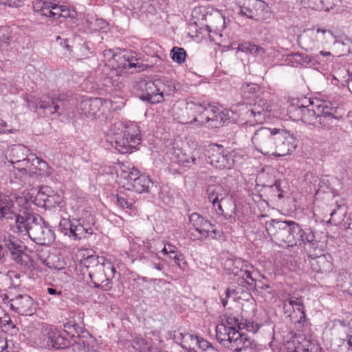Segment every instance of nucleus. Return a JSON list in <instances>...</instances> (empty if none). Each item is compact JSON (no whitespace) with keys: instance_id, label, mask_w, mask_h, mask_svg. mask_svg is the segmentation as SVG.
<instances>
[{"instance_id":"nucleus-1","label":"nucleus","mask_w":352,"mask_h":352,"mask_svg":"<svg viewBox=\"0 0 352 352\" xmlns=\"http://www.w3.org/2000/svg\"><path fill=\"white\" fill-rule=\"evenodd\" d=\"M10 230L14 233L28 236L35 243L50 246L56 239L52 227L41 216L23 212L16 219V223L10 224Z\"/></svg>"},{"instance_id":"nucleus-2","label":"nucleus","mask_w":352,"mask_h":352,"mask_svg":"<svg viewBox=\"0 0 352 352\" xmlns=\"http://www.w3.org/2000/svg\"><path fill=\"white\" fill-rule=\"evenodd\" d=\"M265 230L282 247L301 246L305 249L308 236L294 221L272 219L265 223Z\"/></svg>"},{"instance_id":"nucleus-3","label":"nucleus","mask_w":352,"mask_h":352,"mask_svg":"<svg viewBox=\"0 0 352 352\" xmlns=\"http://www.w3.org/2000/svg\"><path fill=\"white\" fill-rule=\"evenodd\" d=\"M22 170H12L11 182H19L23 186H31L34 181H41L51 174V168L43 160L30 154L28 161L22 163Z\"/></svg>"},{"instance_id":"nucleus-4","label":"nucleus","mask_w":352,"mask_h":352,"mask_svg":"<svg viewBox=\"0 0 352 352\" xmlns=\"http://www.w3.org/2000/svg\"><path fill=\"white\" fill-rule=\"evenodd\" d=\"M111 144L120 153H131L141 142V135L135 124L126 126L116 122L111 128Z\"/></svg>"},{"instance_id":"nucleus-5","label":"nucleus","mask_w":352,"mask_h":352,"mask_svg":"<svg viewBox=\"0 0 352 352\" xmlns=\"http://www.w3.org/2000/svg\"><path fill=\"white\" fill-rule=\"evenodd\" d=\"M190 109L196 115L190 124L197 122L198 126H207L210 128H219L228 119V111L221 110L210 103L192 102Z\"/></svg>"},{"instance_id":"nucleus-6","label":"nucleus","mask_w":352,"mask_h":352,"mask_svg":"<svg viewBox=\"0 0 352 352\" xmlns=\"http://www.w3.org/2000/svg\"><path fill=\"white\" fill-rule=\"evenodd\" d=\"M164 86L160 79L146 80L140 78L135 81L133 89L141 100L155 104L164 101Z\"/></svg>"},{"instance_id":"nucleus-7","label":"nucleus","mask_w":352,"mask_h":352,"mask_svg":"<svg viewBox=\"0 0 352 352\" xmlns=\"http://www.w3.org/2000/svg\"><path fill=\"white\" fill-rule=\"evenodd\" d=\"M209 201L216 208L218 214L226 219L231 218L235 214L236 206L231 198L226 197V192L221 185H210L206 189Z\"/></svg>"},{"instance_id":"nucleus-8","label":"nucleus","mask_w":352,"mask_h":352,"mask_svg":"<svg viewBox=\"0 0 352 352\" xmlns=\"http://www.w3.org/2000/svg\"><path fill=\"white\" fill-rule=\"evenodd\" d=\"M0 241L3 243L6 255L10 253L12 259L18 265L27 266L30 261V256L25 252L26 247L21 240L10 233L0 234Z\"/></svg>"},{"instance_id":"nucleus-9","label":"nucleus","mask_w":352,"mask_h":352,"mask_svg":"<svg viewBox=\"0 0 352 352\" xmlns=\"http://www.w3.org/2000/svg\"><path fill=\"white\" fill-rule=\"evenodd\" d=\"M0 241L3 243L6 255L10 253L12 259L18 265L27 266L30 261V256L25 252L26 247L21 240L10 233L0 234Z\"/></svg>"},{"instance_id":"nucleus-10","label":"nucleus","mask_w":352,"mask_h":352,"mask_svg":"<svg viewBox=\"0 0 352 352\" xmlns=\"http://www.w3.org/2000/svg\"><path fill=\"white\" fill-rule=\"evenodd\" d=\"M117 273V270L111 262L107 260L97 268L89 270V277L94 284V287L101 289L103 291H109L113 287V279Z\"/></svg>"},{"instance_id":"nucleus-11","label":"nucleus","mask_w":352,"mask_h":352,"mask_svg":"<svg viewBox=\"0 0 352 352\" xmlns=\"http://www.w3.org/2000/svg\"><path fill=\"white\" fill-rule=\"evenodd\" d=\"M58 229L65 235L76 241L89 238L94 234L93 226L83 219H63L59 223Z\"/></svg>"},{"instance_id":"nucleus-12","label":"nucleus","mask_w":352,"mask_h":352,"mask_svg":"<svg viewBox=\"0 0 352 352\" xmlns=\"http://www.w3.org/2000/svg\"><path fill=\"white\" fill-rule=\"evenodd\" d=\"M278 129H270L261 126L255 130L252 138V142L255 148L265 155H272L275 146L274 136Z\"/></svg>"},{"instance_id":"nucleus-13","label":"nucleus","mask_w":352,"mask_h":352,"mask_svg":"<svg viewBox=\"0 0 352 352\" xmlns=\"http://www.w3.org/2000/svg\"><path fill=\"white\" fill-rule=\"evenodd\" d=\"M39 340L43 347L55 349L67 348L71 342L57 328L49 324L42 327Z\"/></svg>"},{"instance_id":"nucleus-14","label":"nucleus","mask_w":352,"mask_h":352,"mask_svg":"<svg viewBox=\"0 0 352 352\" xmlns=\"http://www.w3.org/2000/svg\"><path fill=\"white\" fill-rule=\"evenodd\" d=\"M65 329V333L71 338L69 339L71 341L69 346L72 348L74 352H96L91 349L87 340L91 339L90 335L86 333V335L80 336L82 330L78 324L67 323Z\"/></svg>"},{"instance_id":"nucleus-15","label":"nucleus","mask_w":352,"mask_h":352,"mask_svg":"<svg viewBox=\"0 0 352 352\" xmlns=\"http://www.w3.org/2000/svg\"><path fill=\"white\" fill-rule=\"evenodd\" d=\"M275 146L272 155L276 157H282L289 155L297 146L296 139L289 131L278 129L274 136Z\"/></svg>"},{"instance_id":"nucleus-16","label":"nucleus","mask_w":352,"mask_h":352,"mask_svg":"<svg viewBox=\"0 0 352 352\" xmlns=\"http://www.w3.org/2000/svg\"><path fill=\"white\" fill-rule=\"evenodd\" d=\"M208 162L217 168H230L234 160L228 151H225L223 146L213 144L207 149Z\"/></svg>"},{"instance_id":"nucleus-17","label":"nucleus","mask_w":352,"mask_h":352,"mask_svg":"<svg viewBox=\"0 0 352 352\" xmlns=\"http://www.w3.org/2000/svg\"><path fill=\"white\" fill-rule=\"evenodd\" d=\"M188 219V233L192 240L204 241L208 237V228L212 227L210 222L197 212L192 213Z\"/></svg>"},{"instance_id":"nucleus-18","label":"nucleus","mask_w":352,"mask_h":352,"mask_svg":"<svg viewBox=\"0 0 352 352\" xmlns=\"http://www.w3.org/2000/svg\"><path fill=\"white\" fill-rule=\"evenodd\" d=\"M111 101L102 98H87L79 104V109L81 113L87 118H99L104 113V106L107 107Z\"/></svg>"},{"instance_id":"nucleus-19","label":"nucleus","mask_w":352,"mask_h":352,"mask_svg":"<svg viewBox=\"0 0 352 352\" xmlns=\"http://www.w3.org/2000/svg\"><path fill=\"white\" fill-rule=\"evenodd\" d=\"M330 265L323 254L322 245L319 247L318 242L309 240V266L311 270L317 273L327 272Z\"/></svg>"},{"instance_id":"nucleus-20","label":"nucleus","mask_w":352,"mask_h":352,"mask_svg":"<svg viewBox=\"0 0 352 352\" xmlns=\"http://www.w3.org/2000/svg\"><path fill=\"white\" fill-rule=\"evenodd\" d=\"M328 109L329 107L323 101L309 98V125L315 127L325 126L324 120L328 117H333V114Z\"/></svg>"},{"instance_id":"nucleus-21","label":"nucleus","mask_w":352,"mask_h":352,"mask_svg":"<svg viewBox=\"0 0 352 352\" xmlns=\"http://www.w3.org/2000/svg\"><path fill=\"white\" fill-rule=\"evenodd\" d=\"M10 308L19 314L32 316L36 310L33 298L28 294H19L10 300Z\"/></svg>"},{"instance_id":"nucleus-22","label":"nucleus","mask_w":352,"mask_h":352,"mask_svg":"<svg viewBox=\"0 0 352 352\" xmlns=\"http://www.w3.org/2000/svg\"><path fill=\"white\" fill-rule=\"evenodd\" d=\"M223 345L234 352H246L252 348V340L247 334L235 329L229 341Z\"/></svg>"},{"instance_id":"nucleus-23","label":"nucleus","mask_w":352,"mask_h":352,"mask_svg":"<svg viewBox=\"0 0 352 352\" xmlns=\"http://www.w3.org/2000/svg\"><path fill=\"white\" fill-rule=\"evenodd\" d=\"M29 149L23 144H14L11 146L8 150L10 160L8 161L13 165V170H22V163L28 161L30 154Z\"/></svg>"},{"instance_id":"nucleus-24","label":"nucleus","mask_w":352,"mask_h":352,"mask_svg":"<svg viewBox=\"0 0 352 352\" xmlns=\"http://www.w3.org/2000/svg\"><path fill=\"white\" fill-rule=\"evenodd\" d=\"M14 204L10 195L3 193L0 196V219L6 220L10 224L16 223V219L21 217V214H16L14 211Z\"/></svg>"},{"instance_id":"nucleus-25","label":"nucleus","mask_w":352,"mask_h":352,"mask_svg":"<svg viewBox=\"0 0 352 352\" xmlns=\"http://www.w3.org/2000/svg\"><path fill=\"white\" fill-rule=\"evenodd\" d=\"M64 100V96L53 98L44 96L39 98V108L42 109H49L51 114L58 113L60 115L62 113L60 110L65 109Z\"/></svg>"},{"instance_id":"nucleus-26","label":"nucleus","mask_w":352,"mask_h":352,"mask_svg":"<svg viewBox=\"0 0 352 352\" xmlns=\"http://www.w3.org/2000/svg\"><path fill=\"white\" fill-rule=\"evenodd\" d=\"M268 107L266 102L259 100L258 103H254L251 108L248 110L246 114L248 118L254 117V121L257 124H261L270 116Z\"/></svg>"},{"instance_id":"nucleus-27","label":"nucleus","mask_w":352,"mask_h":352,"mask_svg":"<svg viewBox=\"0 0 352 352\" xmlns=\"http://www.w3.org/2000/svg\"><path fill=\"white\" fill-rule=\"evenodd\" d=\"M224 267L229 274L241 276L244 267L253 268V265L248 261L236 257L227 259L225 261Z\"/></svg>"},{"instance_id":"nucleus-28","label":"nucleus","mask_w":352,"mask_h":352,"mask_svg":"<svg viewBox=\"0 0 352 352\" xmlns=\"http://www.w3.org/2000/svg\"><path fill=\"white\" fill-rule=\"evenodd\" d=\"M308 106L305 105L300 99L294 98L287 107V114L293 120H302L308 111Z\"/></svg>"},{"instance_id":"nucleus-29","label":"nucleus","mask_w":352,"mask_h":352,"mask_svg":"<svg viewBox=\"0 0 352 352\" xmlns=\"http://www.w3.org/2000/svg\"><path fill=\"white\" fill-rule=\"evenodd\" d=\"M134 179L135 181L129 185L138 193L148 192L149 188L153 186V182L149 176L144 174Z\"/></svg>"},{"instance_id":"nucleus-30","label":"nucleus","mask_w":352,"mask_h":352,"mask_svg":"<svg viewBox=\"0 0 352 352\" xmlns=\"http://www.w3.org/2000/svg\"><path fill=\"white\" fill-rule=\"evenodd\" d=\"M312 42L316 43L318 45H324L331 41L334 37V34L331 30L326 29L318 28L316 31L314 29H311Z\"/></svg>"},{"instance_id":"nucleus-31","label":"nucleus","mask_w":352,"mask_h":352,"mask_svg":"<svg viewBox=\"0 0 352 352\" xmlns=\"http://www.w3.org/2000/svg\"><path fill=\"white\" fill-rule=\"evenodd\" d=\"M333 45L339 49L342 54H348L352 52V39L346 35H334Z\"/></svg>"},{"instance_id":"nucleus-32","label":"nucleus","mask_w":352,"mask_h":352,"mask_svg":"<svg viewBox=\"0 0 352 352\" xmlns=\"http://www.w3.org/2000/svg\"><path fill=\"white\" fill-rule=\"evenodd\" d=\"M235 329L230 327H227L224 323L219 324L216 327V337L217 339L223 344L229 341L231 333L234 332Z\"/></svg>"},{"instance_id":"nucleus-33","label":"nucleus","mask_w":352,"mask_h":352,"mask_svg":"<svg viewBox=\"0 0 352 352\" xmlns=\"http://www.w3.org/2000/svg\"><path fill=\"white\" fill-rule=\"evenodd\" d=\"M352 283V274L342 270L339 272L337 278V285L341 288V289L349 293Z\"/></svg>"},{"instance_id":"nucleus-34","label":"nucleus","mask_w":352,"mask_h":352,"mask_svg":"<svg viewBox=\"0 0 352 352\" xmlns=\"http://www.w3.org/2000/svg\"><path fill=\"white\" fill-rule=\"evenodd\" d=\"M106 261L107 259L103 256L90 255L81 260V265L87 268V273L89 274V270L97 268L99 265H101L102 263Z\"/></svg>"},{"instance_id":"nucleus-35","label":"nucleus","mask_w":352,"mask_h":352,"mask_svg":"<svg viewBox=\"0 0 352 352\" xmlns=\"http://www.w3.org/2000/svg\"><path fill=\"white\" fill-rule=\"evenodd\" d=\"M238 50L243 52L250 53L254 56H262L264 54H265V48L251 43L250 42H245L239 44Z\"/></svg>"},{"instance_id":"nucleus-36","label":"nucleus","mask_w":352,"mask_h":352,"mask_svg":"<svg viewBox=\"0 0 352 352\" xmlns=\"http://www.w3.org/2000/svg\"><path fill=\"white\" fill-rule=\"evenodd\" d=\"M146 258L148 260V265L151 268L155 269L159 272H162L163 274H164L163 272L164 268L163 262H166V261L160 258L157 253L150 252L149 254L146 256Z\"/></svg>"},{"instance_id":"nucleus-37","label":"nucleus","mask_w":352,"mask_h":352,"mask_svg":"<svg viewBox=\"0 0 352 352\" xmlns=\"http://www.w3.org/2000/svg\"><path fill=\"white\" fill-rule=\"evenodd\" d=\"M123 58L125 60L124 63V67L125 69H135L136 72H142L146 68L145 65L139 63L138 60L132 55L125 54Z\"/></svg>"},{"instance_id":"nucleus-38","label":"nucleus","mask_w":352,"mask_h":352,"mask_svg":"<svg viewBox=\"0 0 352 352\" xmlns=\"http://www.w3.org/2000/svg\"><path fill=\"white\" fill-rule=\"evenodd\" d=\"M288 60L294 67L306 68L308 65L307 56L300 53H294L289 55Z\"/></svg>"},{"instance_id":"nucleus-39","label":"nucleus","mask_w":352,"mask_h":352,"mask_svg":"<svg viewBox=\"0 0 352 352\" xmlns=\"http://www.w3.org/2000/svg\"><path fill=\"white\" fill-rule=\"evenodd\" d=\"M86 23L88 24L87 27L91 31H98L104 29L107 23L102 19H98L91 16L90 19H86Z\"/></svg>"},{"instance_id":"nucleus-40","label":"nucleus","mask_w":352,"mask_h":352,"mask_svg":"<svg viewBox=\"0 0 352 352\" xmlns=\"http://www.w3.org/2000/svg\"><path fill=\"white\" fill-rule=\"evenodd\" d=\"M124 169H122V177L124 179H126L129 181L130 184L133 183L135 179H137L140 176H141L142 174H140V172L139 171V170L136 168H135L134 166H132V167H129V166H127L126 167L125 166H124Z\"/></svg>"},{"instance_id":"nucleus-41","label":"nucleus","mask_w":352,"mask_h":352,"mask_svg":"<svg viewBox=\"0 0 352 352\" xmlns=\"http://www.w3.org/2000/svg\"><path fill=\"white\" fill-rule=\"evenodd\" d=\"M332 6L330 0H309V8L318 11H329Z\"/></svg>"},{"instance_id":"nucleus-42","label":"nucleus","mask_w":352,"mask_h":352,"mask_svg":"<svg viewBox=\"0 0 352 352\" xmlns=\"http://www.w3.org/2000/svg\"><path fill=\"white\" fill-rule=\"evenodd\" d=\"M51 189L47 186H43L38 192L36 196L34 198V203L39 207H43V204L47 201L49 197V192H51Z\"/></svg>"},{"instance_id":"nucleus-43","label":"nucleus","mask_w":352,"mask_h":352,"mask_svg":"<svg viewBox=\"0 0 352 352\" xmlns=\"http://www.w3.org/2000/svg\"><path fill=\"white\" fill-rule=\"evenodd\" d=\"M170 55L173 61L182 64L185 61L186 53L182 47H173Z\"/></svg>"},{"instance_id":"nucleus-44","label":"nucleus","mask_w":352,"mask_h":352,"mask_svg":"<svg viewBox=\"0 0 352 352\" xmlns=\"http://www.w3.org/2000/svg\"><path fill=\"white\" fill-rule=\"evenodd\" d=\"M12 39L11 30L9 27H0V45L8 47Z\"/></svg>"},{"instance_id":"nucleus-45","label":"nucleus","mask_w":352,"mask_h":352,"mask_svg":"<svg viewBox=\"0 0 352 352\" xmlns=\"http://www.w3.org/2000/svg\"><path fill=\"white\" fill-rule=\"evenodd\" d=\"M259 327L260 326L258 324L241 318L240 324L239 326V329H246L250 332L255 333L259 329Z\"/></svg>"},{"instance_id":"nucleus-46","label":"nucleus","mask_w":352,"mask_h":352,"mask_svg":"<svg viewBox=\"0 0 352 352\" xmlns=\"http://www.w3.org/2000/svg\"><path fill=\"white\" fill-rule=\"evenodd\" d=\"M79 52L78 54L82 58H87L89 54L94 53V47L93 44L89 41H84L79 46Z\"/></svg>"},{"instance_id":"nucleus-47","label":"nucleus","mask_w":352,"mask_h":352,"mask_svg":"<svg viewBox=\"0 0 352 352\" xmlns=\"http://www.w3.org/2000/svg\"><path fill=\"white\" fill-rule=\"evenodd\" d=\"M294 352H308V340L305 337L299 336L294 341Z\"/></svg>"},{"instance_id":"nucleus-48","label":"nucleus","mask_w":352,"mask_h":352,"mask_svg":"<svg viewBox=\"0 0 352 352\" xmlns=\"http://www.w3.org/2000/svg\"><path fill=\"white\" fill-rule=\"evenodd\" d=\"M170 259L174 261V263L179 267L183 268L186 266L187 263L185 260L184 254L178 250L174 252L173 254L168 255Z\"/></svg>"},{"instance_id":"nucleus-49","label":"nucleus","mask_w":352,"mask_h":352,"mask_svg":"<svg viewBox=\"0 0 352 352\" xmlns=\"http://www.w3.org/2000/svg\"><path fill=\"white\" fill-rule=\"evenodd\" d=\"M52 194L49 195L47 201H45V204H43V208H45L51 209L56 208L59 205L60 196L56 193H54L52 191Z\"/></svg>"},{"instance_id":"nucleus-50","label":"nucleus","mask_w":352,"mask_h":352,"mask_svg":"<svg viewBox=\"0 0 352 352\" xmlns=\"http://www.w3.org/2000/svg\"><path fill=\"white\" fill-rule=\"evenodd\" d=\"M117 205L119 206L122 208H129L131 209L133 205L134 204V200L133 199H126L124 197L117 195Z\"/></svg>"},{"instance_id":"nucleus-51","label":"nucleus","mask_w":352,"mask_h":352,"mask_svg":"<svg viewBox=\"0 0 352 352\" xmlns=\"http://www.w3.org/2000/svg\"><path fill=\"white\" fill-rule=\"evenodd\" d=\"M241 319H239V317H236L232 315H229L225 316V324L227 325V327H232L233 329L236 328L239 329V326L240 324Z\"/></svg>"},{"instance_id":"nucleus-52","label":"nucleus","mask_w":352,"mask_h":352,"mask_svg":"<svg viewBox=\"0 0 352 352\" xmlns=\"http://www.w3.org/2000/svg\"><path fill=\"white\" fill-rule=\"evenodd\" d=\"M0 327L3 328L4 327L8 330L9 327L14 328L15 326L13 324L12 322L11 321V319L8 314L6 313V311L3 310V315L0 316Z\"/></svg>"},{"instance_id":"nucleus-53","label":"nucleus","mask_w":352,"mask_h":352,"mask_svg":"<svg viewBox=\"0 0 352 352\" xmlns=\"http://www.w3.org/2000/svg\"><path fill=\"white\" fill-rule=\"evenodd\" d=\"M184 333L179 331H175L173 334V339L176 342H179L182 347L187 349L191 348L190 344H186V340L184 339Z\"/></svg>"},{"instance_id":"nucleus-54","label":"nucleus","mask_w":352,"mask_h":352,"mask_svg":"<svg viewBox=\"0 0 352 352\" xmlns=\"http://www.w3.org/2000/svg\"><path fill=\"white\" fill-rule=\"evenodd\" d=\"M134 342L141 352H145L150 348L147 342L142 338H135Z\"/></svg>"},{"instance_id":"nucleus-55","label":"nucleus","mask_w":352,"mask_h":352,"mask_svg":"<svg viewBox=\"0 0 352 352\" xmlns=\"http://www.w3.org/2000/svg\"><path fill=\"white\" fill-rule=\"evenodd\" d=\"M250 269H252L251 267H244L243 273L241 274V276H242V280L241 283H247L248 285H250V283H248L246 279H250L252 282H254L256 280L252 277V272L250 270Z\"/></svg>"},{"instance_id":"nucleus-56","label":"nucleus","mask_w":352,"mask_h":352,"mask_svg":"<svg viewBox=\"0 0 352 352\" xmlns=\"http://www.w3.org/2000/svg\"><path fill=\"white\" fill-rule=\"evenodd\" d=\"M23 3V0H0V4L7 6L10 8L21 7Z\"/></svg>"},{"instance_id":"nucleus-57","label":"nucleus","mask_w":352,"mask_h":352,"mask_svg":"<svg viewBox=\"0 0 352 352\" xmlns=\"http://www.w3.org/2000/svg\"><path fill=\"white\" fill-rule=\"evenodd\" d=\"M195 344L204 351H206L207 349L208 350L211 346H212L208 341L199 337H197Z\"/></svg>"},{"instance_id":"nucleus-58","label":"nucleus","mask_w":352,"mask_h":352,"mask_svg":"<svg viewBox=\"0 0 352 352\" xmlns=\"http://www.w3.org/2000/svg\"><path fill=\"white\" fill-rule=\"evenodd\" d=\"M60 17L64 18H75L76 12L74 10H69L67 6H63L61 12H60Z\"/></svg>"},{"instance_id":"nucleus-59","label":"nucleus","mask_w":352,"mask_h":352,"mask_svg":"<svg viewBox=\"0 0 352 352\" xmlns=\"http://www.w3.org/2000/svg\"><path fill=\"white\" fill-rule=\"evenodd\" d=\"M26 101L30 110L36 111L38 108H39V98H27Z\"/></svg>"},{"instance_id":"nucleus-60","label":"nucleus","mask_w":352,"mask_h":352,"mask_svg":"<svg viewBox=\"0 0 352 352\" xmlns=\"http://www.w3.org/2000/svg\"><path fill=\"white\" fill-rule=\"evenodd\" d=\"M176 250H177V248L175 245L170 244V243H167L164 245V247L162 250L161 252L164 254L170 255V254H173Z\"/></svg>"},{"instance_id":"nucleus-61","label":"nucleus","mask_w":352,"mask_h":352,"mask_svg":"<svg viewBox=\"0 0 352 352\" xmlns=\"http://www.w3.org/2000/svg\"><path fill=\"white\" fill-rule=\"evenodd\" d=\"M221 232L215 228V226L212 224V227L208 228V236L212 239H218L221 236Z\"/></svg>"},{"instance_id":"nucleus-62","label":"nucleus","mask_w":352,"mask_h":352,"mask_svg":"<svg viewBox=\"0 0 352 352\" xmlns=\"http://www.w3.org/2000/svg\"><path fill=\"white\" fill-rule=\"evenodd\" d=\"M47 293L50 295L54 296L55 298L61 300L63 298V292L61 290H58L54 287H48L47 289Z\"/></svg>"},{"instance_id":"nucleus-63","label":"nucleus","mask_w":352,"mask_h":352,"mask_svg":"<svg viewBox=\"0 0 352 352\" xmlns=\"http://www.w3.org/2000/svg\"><path fill=\"white\" fill-rule=\"evenodd\" d=\"M318 56L309 57V67H313L316 70H318L320 67V62L318 60Z\"/></svg>"},{"instance_id":"nucleus-64","label":"nucleus","mask_w":352,"mask_h":352,"mask_svg":"<svg viewBox=\"0 0 352 352\" xmlns=\"http://www.w3.org/2000/svg\"><path fill=\"white\" fill-rule=\"evenodd\" d=\"M309 352H324L322 348L317 344L309 340Z\"/></svg>"}]
</instances>
